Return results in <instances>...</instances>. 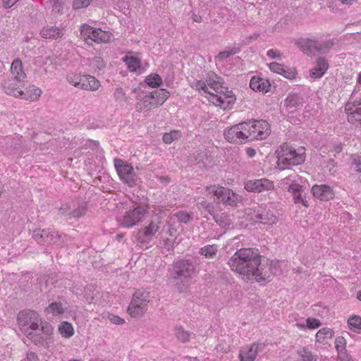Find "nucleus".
<instances>
[{
	"label": "nucleus",
	"mask_w": 361,
	"mask_h": 361,
	"mask_svg": "<svg viewBox=\"0 0 361 361\" xmlns=\"http://www.w3.org/2000/svg\"><path fill=\"white\" fill-rule=\"evenodd\" d=\"M240 51L239 47H228L226 50L221 51L215 56V60L217 61H223Z\"/></svg>",
	"instance_id": "obj_39"
},
{
	"label": "nucleus",
	"mask_w": 361,
	"mask_h": 361,
	"mask_svg": "<svg viewBox=\"0 0 361 361\" xmlns=\"http://www.w3.org/2000/svg\"><path fill=\"white\" fill-rule=\"evenodd\" d=\"M268 66L271 72L279 74L289 80L294 79L297 75L295 68L287 67L277 62H271L268 64Z\"/></svg>",
	"instance_id": "obj_17"
},
{
	"label": "nucleus",
	"mask_w": 361,
	"mask_h": 361,
	"mask_svg": "<svg viewBox=\"0 0 361 361\" xmlns=\"http://www.w3.org/2000/svg\"><path fill=\"white\" fill-rule=\"evenodd\" d=\"M338 361H351L352 358L350 355L346 351H339L337 355Z\"/></svg>",
	"instance_id": "obj_57"
},
{
	"label": "nucleus",
	"mask_w": 361,
	"mask_h": 361,
	"mask_svg": "<svg viewBox=\"0 0 361 361\" xmlns=\"http://www.w3.org/2000/svg\"><path fill=\"white\" fill-rule=\"evenodd\" d=\"M276 164L280 170L303 164L306 159V149L302 146H294L288 142L281 145L276 150Z\"/></svg>",
	"instance_id": "obj_3"
},
{
	"label": "nucleus",
	"mask_w": 361,
	"mask_h": 361,
	"mask_svg": "<svg viewBox=\"0 0 361 361\" xmlns=\"http://www.w3.org/2000/svg\"><path fill=\"white\" fill-rule=\"evenodd\" d=\"M25 80L10 77L3 83V88L7 94L19 97L22 96V88L25 85Z\"/></svg>",
	"instance_id": "obj_13"
},
{
	"label": "nucleus",
	"mask_w": 361,
	"mask_h": 361,
	"mask_svg": "<svg viewBox=\"0 0 361 361\" xmlns=\"http://www.w3.org/2000/svg\"><path fill=\"white\" fill-rule=\"evenodd\" d=\"M257 219L262 224L272 225L278 221V217L271 211L262 210L261 212L258 211Z\"/></svg>",
	"instance_id": "obj_30"
},
{
	"label": "nucleus",
	"mask_w": 361,
	"mask_h": 361,
	"mask_svg": "<svg viewBox=\"0 0 361 361\" xmlns=\"http://www.w3.org/2000/svg\"><path fill=\"white\" fill-rule=\"evenodd\" d=\"M110 38L109 32L100 29H94L92 40L96 42H107L110 40Z\"/></svg>",
	"instance_id": "obj_42"
},
{
	"label": "nucleus",
	"mask_w": 361,
	"mask_h": 361,
	"mask_svg": "<svg viewBox=\"0 0 361 361\" xmlns=\"http://www.w3.org/2000/svg\"><path fill=\"white\" fill-rule=\"evenodd\" d=\"M152 297L149 292L144 289H138L133 294L132 300H135L139 304H142L147 306V302L151 300Z\"/></svg>",
	"instance_id": "obj_34"
},
{
	"label": "nucleus",
	"mask_w": 361,
	"mask_h": 361,
	"mask_svg": "<svg viewBox=\"0 0 361 361\" xmlns=\"http://www.w3.org/2000/svg\"><path fill=\"white\" fill-rule=\"evenodd\" d=\"M114 166L120 178L130 186L136 183L137 177L133 167L121 159H114Z\"/></svg>",
	"instance_id": "obj_9"
},
{
	"label": "nucleus",
	"mask_w": 361,
	"mask_h": 361,
	"mask_svg": "<svg viewBox=\"0 0 361 361\" xmlns=\"http://www.w3.org/2000/svg\"><path fill=\"white\" fill-rule=\"evenodd\" d=\"M18 0H2L4 7L8 8L13 6Z\"/></svg>",
	"instance_id": "obj_64"
},
{
	"label": "nucleus",
	"mask_w": 361,
	"mask_h": 361,
	"mask_svg": "<svg viewBox=\"0 0 361 361\" xmlns=\"http://www.w3.org/2000/svg\"><path fill=\"white\" fill-rule=\"evenodd\" d=\"M100 82L94 77L87 75L80 78L78 82L74 83V87L90 91H95L99 89Z\"/></svg>",
	"instance_id": "obj_22"
},
{
	"label": "nucleus",
	"mask_w": 361,
	"mask_h": 361,
	"mask_svg": "<svg viewBox=\"0 0 361 361\" xmlns=\"http://www.w3.org/2000/svg\"><path fill=\"white\" fill-rule=\"evenodd\" d=\"M334 335V331L331 328H323L316 334V341L318 343L326 344Z\"/></svg>",
	"instance_id": "obj_33"
},
{
	"label": "nucleus",
	"mask_w": 361,
	"mask_h": 361,
	"mask_svg": "<svg viewBox=\"0 0 361 361\" xmlns=\"http://www.w3.org/2000/svg\"><path fill=\"white\" fill-rule=\"evenodd\" d=\"M223 79L216 73H208L205 80H197L192 87L211 104L223 111L233 109L236 96L232 90L224 87Z\"/></svg>",
	"instance_id": "obj_2"
},
{
	"label": "nucleus",
	"mask_w": 361,
	"mask_h": 361,
	"mask_svg": "<svg viewBox=\"0 0 361 361\" xmlns=\"http://www.w3.org/2000/svg\"><path fill=\"white\" fill-rule=\"evenodd\" d=\"M158 229L157 224L152 222L148 226H146L143 231H139L137 239L144 240V238H149L155 234Z\"/></svg>",
	"instance_id": "obj_35"
},
{
	"label": "nucleus",
	"mask_w": 361,
	"mask_h": 361,
	"mask_svg": "<svg viewBox=\"0 0 361 361\" xmlns=\"http://www.w3.org/2000/svg\"><path fill=\"white\" fill-rule=\"evenodd\" d=\"M145 211L142 207L137 206L133 209L126 212L123 216L121 225L124 227H133L140 221Z\"/></svg>",
	"instance_id": "obj_15"
},
{
	"label": "nucleus",
	"mask_w": 361,
	"mask_h": 361,
	"mask_svg": "<svg viewBox=\"0 0 361 361\" xmlns=\"http://www.w3.org/2000/svg\"><path fill=\"white\" fill-rule=\"evenodd\" d=\"M224 186L216 184H211L205 187V196L209 198H214V200L217 202L221 194L223 192Z\"/></svg>",
	"instance_id": "obj_32"
},
{
	"label": "nucleus",
	"mask_w": 361,
	"mask_h": 361,
	"mask_svg": "<svg viewBox=\"0 0 361 361\" xmlns=\"http://www.w3.org/2000/svg\"><path fill=\"white\" fill-rule=\"evenodd\" d=\"M92 0H74L73 6L74 9L87 7Z\"/></svg>",
	"instance_id": "obj_56"
},
{
	"label": "nucleus",
	"mask_w": 361,
	"mask_h": 361,
	"mask_svg": "<svg viewBox=\"0 0 361 361\" xmlns=\"http://www.w3.org/2000/svg\"><path fill=\"white\" fill-rule=\"evenodd\" d=\"M157 102V92L154 91L147 94L144 98L137 103L135 109L138 112L142 111L144 109H149L156 106Z\"/></svg>",
	"instance_id": "obj_24"
},
{
	"label": "nucleus",
	"mask_w": 361,
	"mask_h": 361,
	"mask_svg": "<svg viewBox=\"0 0 361 361\" xmlns=\"http://www.w3.org/2000/svg\"><path fill=\"white\" fill-rule=\"evenodd\" d=\"M228 264L245 281H264L274 274L272 262L268 259L262 262L259 253L252 248L237 250L228 259Z\"/></svg>",
	"instance_id": "obj_1"
},
{
	"label": "nucleus",
	"mask_w": 361,
	"mask_h": 361,
	"mask_svg": "<svg viewBox=\"0 0 361 361\" xmlns=\"http://www.w3.org/2000/svg\"><path fill=\"white\" fill-rule=\"evenodd\" d=\"M351 166L355 171L361 173V154L353 155Z\"/></svg>",
	"instance_id": "obj_52"
},
{
	"label": "nucleus",
	"mask_w": 361,
	"mask_h": 361,
	"mask_svg": "<svg viewBox=\"0 0 361 361\" xmlns=\"http://www.w3.org/2000/svg\"><path fill=\"white\" fill-rule=\"evenodd\" d=\"M21 137H6L0 142L2 151L6 154H11L18 149L21 145Z\"/></svg>",
	"instance_id": "obj_18"
},
{
	"label": "nucleus",
	"mask_w": 361,
	"mask_h": 361,
	"mask_svg": "<svg viewBox=\"0 0 361 361\" xmlns=\"http://www.w3.org/2000/svg\"><path fill=\"white\" fill-rule=\"evenodd\" d=\"M198 207L200 208L205 209L209 213H211V209H212L211 204L207 202V201L202 200V202H198Z\"/></svg>",
	"instance_id": "obj_62"
},
{
	"label": "nucleus",
	"mask_w": 361,
	"mask_h": 361,
	"mask_svg": "<svg viewBox=\"0 0 361 361\" xmlns=\"http://www.w3.org/2000/svg\"><path fill=\"white\" fill-rule=\"evenodd\" d=\"M267 56L271 59H281V54L280 51L276 49H271L267 51Z\"/></svg>",
	"instance_id": "obj_58"
},
{
	"label": "nucleus",
	"mask_w": 361,
	"mask_h": 361,
	"mask_svg": "<svg viewBox=\"0 0 361 361\" xmlns=\"http://www.w3.org/2000/svg\"><path fill=\"white\" fill-rule=\"evenodd\" d=\"M284 102L286 107H293L298 104V98L295 95H288Z\"/></svg>",
	"instance_id": "obj_55"
},
{
	"label": "nucleus",
	"mask_w": 361,
	"mask_h": 361,
	"mask_svg": "<svg viewBox=\"0 0 361 361\" xmlns=\"http://www.w3.org/2000/svg\"><path fill=\"white\" fill-rule=\"evenodd\" d=\"M329 68V64L324 59L319 58L315 66L310 71V76L314 78H322Z\"/></svg>",
	"instance_id": "obj_27"
},
{
	"label": "nucleus",
	"mask_w": 361,
	"mask_h": 361,
	"mask_svg": "<svg viewBox=\"0 0 361 361\" xmlns=\"http://www.w3.org/2000/svg\"><path fill=\"white\" fill-rule=\"evenodd\" d=\"M173 271L176 274V278H189L193 274L195 268L194 266L191 263H189L188 261L181 260L177 262L174 264Z\"/></svg>",
	"instance_id": "obj_19"
},
{
	"label": "nucleus",
	"mask_w": 361,
	"mask_h": 361,
	"mask_svg": "<svg viewBox=\"0 0 361 361\" xmlns=\"http://www.w3.org/2000/svg\"><path fill=\"white\" fill-rule=\"evenodd\" d=\"M94 32V28L87 25H83L80 29L81 36L84 38L85 40H87L88 39L92 40Z\"/></svg>",
	"instance_id": "obj_48"
},
{
	"label": "nucleus",
	"mask_w": 361,
	"mask_h": 361,
	"mask_svg": "<svg viewBox=\"0 0 361 361\" xmlns=\"http://www.w3.org/2000/svg\"><path fill=\"white\" fill-rule=\"evenodd\" d=\"M245 121L228 126L224 130L225 140L231 144L247 142Z\"/></svg>",
	"instance_id": "obj_7"
},
{
	"label": "nucleus",
	"mask_w": 361,
	"mask_h": 361,
	"mask_svg": "<svg viewBox=\"0 0 361 361\" xmlns=\"http://www.w3.org/2000/svg\"><path fill=\"white\" fill-rule=\"evenodd\" d=\"M59 331L64 338H70L74 334L73 326L67 322H63L59 326Z\"/></svg>",
	"instance_id": "obj_43"
},
{
	"label": "nucleus",
	"mask_w": 361,
	"mask_h": 361,
	"mask_svg": "<svg viewBox=\"0 0 361 361\" xmlns=\"http://www.w3.org/2000/svg\"><path fill=\"white\" fill-rule=\"evenodd\" d=\"M298 47L305 54H325L332 48L334 42L329 39L324 42H318L312 39H300L296 42Z\"/></svg>",
	"instance_id": "obj_5"
},
{
	"label": "nucleus",
	"mask_w": 361,
	"mask_h": 361,
	"mask_svg": "<svg viewBox=\"0 0 361 361\" xmlns=\"http://www.w3.org/2000/svg\"><path fill=\"white\" fill-rule=\"evenodd\" d=\"M346 347V341L343 336H339L336 338L335 341V348L336 349L337 353L339 351L345 350Z\"/></svg>",
	"instance_id": "obj_53"
},
{
	"label": "nucleus",
	"mask_w": 361,
	"mask_h": 361,
	"mask_svg": "<svg viewBox=\"0 0 361 361\" xmlns=\"http://www.w3.org/2000/svg\"><path fill=\"white\" fill-rule=\"evenodd\" d=\"M11 78H20V80L26 79V74L23 70V64L20 59H15L11 66Z\"/></svg>",
	"instance_id": "obj_29"
},
{
	"label": "nucleus",
	"mask_w": 361,
	"mask_h": 361,
	"mask_svg": "<svg viewBox=\"0 0 361 361\" xmlns=\"http://www.w3.org/2000/svg\"><path fill=\"white\" fill-rule=\"evenodd\" d=\"M348 329L355 332L360 333L361 331V317L358 315H352L348 319Z\"/></svg>",
	"instance_id": "obj_36"
},
{
	"label": "nucleus",
	"mask_w": 361,
	"mask_h": 361,
	"mask_svg": "<svg viewBox=\"0 0 361 361\" xmlns=\"http://www.w3.org/2000/svg\"><path fill=\"white\" fill-rule=\"evenodd\" d=\"M71 207L66 204H63L59 209V214L61 216L66 217L67 219H68V214L71 212Z\"/></svg>",
	"instance_id": "obj_59"
},
{
	"label": "nucleus",
	"mask_w": 361,
	"mask_h": 361,
	"mask_svg": "<svg viewBox=\"0 0 361 361\" xmlns=\"http://www.w3.org/2000/svg\"><path fill=\"white\" fill-rule=\"evenodd\" d=\"M42 322L39 314L30 310L20 311L18 314L19 327L25 335Z\"/></svg>",
	"instance_id": "obj_6"
},
{
	"label": "nucleus",
	"mask_w": 361,
	"mask_h": 361,
	"mask_svg": "<svg viewBox=\"0 0 361 361\" xmlns=\"http://www.w3.org/2000/svg\"><path fill=\"white\" fill-rule=\"evenodd\" d=\"M108 317L110 322L115 324H122L125 322L124 319L119 317L118 316L110 314Z\"/></svg>",
	"instance_id": "obj_61"
},
{
	"label": "nucleus",
	"mask_w": 361,
	"mask_h": 361,
	"mask_svg": "<svg viewBox=\"0 0 361 361\" xmlns=\"http://www.w3.org/2000/svg\"><path fill=\"white\" fill-rule=\"evenodd\" d=\"M218 251V247L215 245H208L200 248V254L207 259L214 258Z\"/></svg>",
	"instance_id": "obj_41"
},
{
	"label": "nucleus",
	"mask_w": 361,
	"mask_h": 361,
	"mask_svg": "<svg viewBox=\"0 0 361 361\" xmlns=\"http://www.w3.org/2000/svg\"><path fill=\"white\" fill-rule=\"evenodd\" d=\"M244 188L249 192H262L272 190L274 188V183L267 178L252 179L244 183Z\"/></svg>",
	"instance_id": "obj_10"
},
{
	"label": "nucleus",
	"mask_w": 361,
	"mask_h": 361,
	"mask_svg": "<svg viewBox=\"0 0 361 361\" xmlns=\"http://www.w3.org/2000/svg\"><path fill=\"white\" fill-rule=\"evenodd\" d=\"M41 93L42 91L39 88L31 85L26 87L25 90H22V96L19 97L26 100L35 101L40 97Z\"/></svg>",
	"instance_id": "obj_28"
},
{
	"label": "nucleus",
	"mask_w": 361,
	"mask_h": 361,
	"mask_svg": "<svg viewBox=\"0 0 361 361\" xmlns=\"http://www.w3.org/2000/svg\"><path fill=\"white\" fill-rule=\"evenodd\" d=\"M258 351V344L256 343L242 347L239 352L240 361H255Z\"/></svg>",
	"instance_id": "obj_21"
},
{
	"label": "nucleus",
	"mask_w": 361,
	"mask_h": 361,
	"mask_svg": "<svg viewBox=\"0 0 361 361\" xmlns=\"http://www.w3.org/2000/svg\"><path fill=\"white\" fill-rule=\"evenodd\" d=\"M347 121L353 125L361 124V99L348 102L344 106Z\"/></svg>",
	"instance_id": "obj_11"
},
{
	"label": "nucleus",
	"mask_w": 361,
	"mask_h": 361,
	"mask_svg": "<svg viewBox=\"0 0 361 361\" xmlns=\"http://www.w3.org/2000/svg\"><path fill=\"white\" fill-rule=\"evenodd\" d=\"M114 96L116 101L119 102H124L126 104H130V98L126 95L123 89L121 87H117L115 91Z\"/></svg>",
	"instance_id": "obj_47"
},
{
	"label": "nucleus",
	"mask_w": 361,
	"mask_h": 361,
	"mask_svg": "<svg viewBox=\"0 0 361 361\" xmlns=\"http://www.w3.org/2000/svg\"><path fill=\"white\" fill-rule=\"evenodd\" d=\"M181 137V132L180 130H171L169 133H166L163 135L162 140L166 144H171L176 140H178Z\"/></svg>",
	"instance_id": "obj_45"
},
{
	"label": "nucleus",
	"mask_w": 361,
	"mask_h": 361,
	"mask_svg": "<svg viewBox=\"0 0 361 361\" xmlns=\"http://www.w3.org/2000/svg\"><path fill=\"white\" fill-rule=\"evenodd\" d=\"M52 11L56 13H63L64 4L62 0H51Z\"/></svg>",
	"instance_id": "obj_51"
},
{
	"label": "nucleus",
	"mask_w": 361,
	"mask_h": 361,
	"mask_svg": "<svg viewBox=\"0 0 361 361\" xmlns=\"http://www.w3.org/2000/svg\"><path fill=\"white\" fill-rule=\"evenodd\" d=\"M52 332V326L45 322L38 324L31 331L27 333L25 336L35 344H39L50 338Z\"/></svg>",
	"instance_id": "obj_8"
},
{
	"label": "nucleus",
	"mask_w": 361,
	"mask_h": 361,
	"mask_svg": "<svg viewBox=\"0 0 361 361\" xmlns=\"http://www.w3.org/2000/svg\"><path fill=\"white\" fill-rule=\"evenodd\" d=\"M40 35L45 39H56L63 35V29L56 26H47L41 30Z\"/></svg>",
	"instance_id": "obj_26"
},
{
	"label": "nucleus",
	"mask_w": 361,
	"mask_h": 361,
	"mask_svg": "<svg viewBox=\"0 0 361 361\" xmlns=\"http://www.w3.org/2000/svg\"><path fill=\"white\" fill-rule=\"evenodd\" d=\"M123 61L126 63L128 68L131 72H135L141 69L140 61L135 56H126L123 59Z\"/></svg>",
	"instance_id": "obj_37"
},
{
	"label": "nucleus",
	"mask_w": 361,
	"mask_h": 361,
	"mask_svg": "<svg viewBox=\"0 0 361 361\" xmlns=\"http://www.w3.org/2000/svg\"><path fill=\"white\" fill-rule=\"evenodd\" d=\"M86 212H87L86 206L83 205V204L80 205L76 209H75L72 210L71 212H69L68 219H78L85 216Z\"/></svg>",
	"instance_id": "obj_46"
},
{
	"label": "nucleus",
	"mask_w": 361,
	"mask_h": 361,
	"mask_svg": "<svg viewBox=\"0 0 361 361\" xmlns=\"http://www.w3.org/2000/svg\"><path fill=\"white\" fill-rule=\"evenodd\" d=\"M314 198L323 202L332 200L335 197L334 188L326 184H314L311 188Z\"/></svg>",
	"instance_id": "obj_12"
},
{
	"label": "nucleus",
	"mask_w": 361,
	"mask_h": 361,
	"mask_svg": "<svg viewBox=\"0 0 361 361\" xmlns=\"http://www.w3.org/2000/svg\"><path fill=\"white\" fill-rule=\"evenodd\" d=\"M250 87L255 92L267 93L271 89V84L267 79L253 76L250 81Z\"/></svg>",
	"instance_id": "obj_23"
},
{
	"label": "nucleus",
	"mask_w": 361,
	"mask_h": 361,
	"mask_svg": "<svg viewBox=\"0 0 361 361\" xmlns=\"http://www.w3.org/2000/svg\"><path fill=\"white\" fill-rule=\"evenodd\" d=\"M45 312L48 314L51 313L53 315L61 314L64 312V307L62 303L59 302H54L49 305L46 308Z\"/></svg>",
	"instance_id": "obj_44"
},
{
	"label": "nucleus",
	"mask_w": 361,
	"mask_h": 361,
	"mask_svg": "<svg viewBox=\"0 0 361 361\" xmlns=\"http://www.w3.org/2000/svg\"><path fill=\"white\" fill-rule=\"evenodd\" d=\"M106 63L102 58L95 56L92 59L90 63V67L94 70V73L98 75L104 72Z\"/></svg>",
	"instance_id": "obj_40"
},
{
	"label": "nucleus",
	"mask_w": 361,
	"mask_h": 361,
	"mask_svg": "<svg viewBox=\"0 0 361 361\" xmlns=\"http://www.w3.org/2000/svg\"><path fill=\"white\" fill-rule=\"evenodd\" d=\"M174 334L176 338L182 343L188 342L191 336V334L181 326H176Z\"/></svg>",
	"instance_id": "obj_38"
},
{
	"label": "nucleus",
	"mask_w": 361,
	"mask_h": 361,
	"mask_svg": "<svg viewBox=\"0 0 361 361\" xmlns=\"http://www.w3.org/2000/svg\"><path fill=\"white\" fill-rule=\"evenodd\" d=\"M145 81L151 87H158V75L151 74L146 77Z\"/></svg>",
	"instance_id": "obj_54"
},
{
	"label": "nucleus",
	"mask_w": 361,
	"mask_h": 361,
	"mask_svg": "<svg viewBox=\"0 0 361 361\" xmlns=\"http://www.w3.org/2000/svg\"><path fill=\"white\" fill-rule=\"evenodd\" d=\"M25 361H39V359L34 353L29 352L27 353Z\"/></svg>",
	"instance_id": "obj_63"
},
{
	"label": "nucleus",
	"mask_w": 361,
	"mask_h": 361,
	"mask_svg": "<svg viewBox=\"0 0 361 361\" xmlns=\"http://www.w3.org/2000/svg\"><path fill=\"white\" fill-rule=\"evenodd\" d=\"M288 192L291 193L295 204L301 203L305 207H308V200L302 195L303 188L301 185L293 181L288 187Z\"/></svg>",
	"instance_id": "obj_20"
},
{
	"label": "nucleus",
	"mask_w": 361,
	"mask_h": 361,
	"mask_svg": "<svg viewBox=\"0 0 361 361\" xmlns=\"http://www.w3.org/2000/svg\"><path fill=\"white\" fill-rule=\"evenodd\" d=\"M247 142L266 139L271 133L270 125L264 120L245 121Z\"/></svg>",
	"instance_id": "obj_4"
},
{
	"label": "nucleus",
	"mask_w": 361,
	"mask_h": 361,
	"mask_svg": "<svg viewBox=\"0 0 361 361\" xmlns=\"http://www.w3.org/2000/svg\"><path fill=\"white\" fill-rule=\"evenodd\" d=\"M170 96V92L164 89H159V104H163Z\"/></svg>",
	"instance_id": "obj_60"
},
{
	"label": "nucleus",
	"mask_w": 361,
	"mask_h": 361,
	"mask_svg": "<svg viewBox=\"0 0 361 361\" xmlns=\"http://www.w3.org/2000/svg\"><path fill=\"white\" fill-rule=\"evenodd\" d=\"M174 216L182 223L187 224L192 220V214L186 211L176 212Z\"/></svg>",
	"instance_id": "obj_49"
},
{
	"label": "nucleus",
	"mask_w": 361,
	"mask_h": 361,
	"mask_svg": "<svg viewBox=\"0 0 361 361\" xmlns=\"http://www.w3.org/2000/svg\"><path fill=\"white\" fill-rule=\"evenodd\" d=\"M317 357L306 348H300L290 356V361H317Z\"/></svg>",
	"instance_id": "obj_25"
},
{
	"label": "nucleus",
	"mask_w": 361,
	"mask_h": 361,
	"mask_svg": "<svg viewBox=\"0 0 361 361\" xmlns=\"http://www.w3.org/2000/svg\"><path fill=\"white\" fill-rule=\"evenodd\" d=\"M322 325V323L319 319L313 318V317H308L306 319V326L309 329H316L319 328Z\"/></svg>",
	"instance_id": "obj_50"
},
{
	"label": "nucleus",
	"mask_w": 361,
	"mask_h": 361,
	"mask_svg": "<svg viewBox=\"0 0 361 361\" xmlns=\"http://www.w3.org/2000/svg\"><path fill=\"white\" fill-rule=\"evenodd\" d=\"M223 192L217 203L231 207H237L242 202V197L228 188H223Z\"/></svg>",
	"instance_id": "obj_16"
},
{
	"label": "nucleus",
	"mask_w": 361,
	"mask_h": 361,
	"mask_svg": "<svg viewBox=\"0 0 361 361\" xmlns=\"http://www.w3.org/2000/svg\"><path fill=\"white\" fill-rule=\"evenodd\" d=\"M33 238L38 243H56L60 242L61 236L57 232L44 229H37L33 231Z\"/></svg>",
	"instance_id": "obj_14"
},
{
	"label": "nucleus",
	"mask_w": 361,
	"mask_h": 361,
	"mask_svg": "<svg viewBox=\"0 0 361 361\" xmlns=\"http://www.w3.org/2000/svg\"><path fill=\"white\" fill-rule=\"evenodd\" d=\"M147 310V306L139 304L135 300H131L128 309V312L133 317H142Z\"/></svg>",
	"instance_id": "obj_31"
}]
</instances>
